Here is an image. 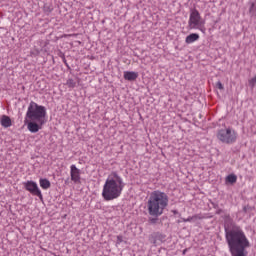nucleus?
Here are the masks:
<instances>
[{
    "mask_svg": "<svg viewBox=\"0 0 256 256\" xmlns=\"http://www.w3.org/2000/svg\"><path fill=\"white\" fill-rule=\"evenodd\" d=\"M167 207H169V195L167 193L160 190L150 193L147 201V211L148 215H150L148 222L150 225L159 223V217L163 215Z\"/></svg>",
    "mask_w": 256,
    "mask_h": 256,
    "instance_id": "obj_1",
    "label": "nucleus"
},
{
    "mask_svg": "<svg viewBox=\"0 0 256 256\" xmlns=\"http://www.w3.org/2000/svg\"><path fill=\"white\" fill-rule=\"evenodd\" d=\"M226 240L232 256H247L245 249L250 244L241 227L233 225L232 230L226 231Z\"/></svg>",
    "mask_w": 256,
    "mask_h": 256,
    "instance_id": "obj_2",
    "label": "nucleus"
},
{
    "mask_svg": "<svg viewBox=\"0 0 256 256\" xmlns=\"http://www.w3.org/2000/svg\"><path fill=\"white\" fill-rule=\"evenodd\" d=\"M123 189H125V182H123V178L119 173L114 171L108 175V178L104 183L102 197L104 201L119 199L123 193Z\"/></svg>",
    "mask_w": 256,
    "mask_h": 256,
    "instance_id": "obj_3",
    "label": "nucleus"
},
{
    "mask_svg": "<svg viewBox=\"0 0 256 256\" xmlns=\"http://www.w3.org/2000/svg\"><path fill=\"white\" fill-rule=\"evenodd\" d=\"M45 117H47V108L31 101L25 116L26 123L27 119L29 121H45Z\"/></svg>",
    "mask_w": 256,
    "mask_h": 256,
    "instance_id": "obj_4",
    "label": "nucleus"
},
{
    "mask_svg": "<svg viewBox=\"0 0 256 256\" xmlns=\"http://www.w3.org/2000/svg\"><path fill=\"white\" fill-rule=\"evenodd\" d=\"M188 25L190 29H199L202 31V33H205V28L203 27V22L201 21V14L197 9L191 10Z\"/></svg>",
    "mask_w": 256,
    "mask_h": 256,
    "instance_id": "obj_5",
    "label": "nucleus"
},
{
    "mask_svg": "<svg viewBox=\"0 0 256 256\" xmlns=\"http://www.w3.org/2000/svg\"><path fill=\"white\" fill-rule=\"evenodd\" d=\"M22 185L25 191H28V193L34 195V197H38L40 201H43V194L41 193V189L39 188V185H37V182L28 180L23 182Z\"/></svg>",
    "mask_w": 256,
    "mask_h": 256,
    "instance_id": "obj_6",
    "label": "nucleus"
},
{
    "mask_svg": "<svg viewBox=\"0 0 256 256\" xmlns=\"http://www.w3.org/2000/svg\"><path fill=\"white\" fill-rule=\"evenodd\" d=\"M24 123L27 125V129L30 133H39V131L43 129V125H45V120L36 121L25 118Z\"/></svg>",
    "mask_w": 256,
    "mask_h": 256,
    "instance_id": "obj_7",
    "label": "nucleus"
},
{
    "mask_svg": "<svg viewBox=\"0 0 256 256\" xmlns=\"http://www.w3.org/2000/svg\"><path fill=\"white\" fill-rule=\"evenodd\" d=\"M166 239L167 235L161 232H153L151 235H149L148 241L152 245H157V241H160V243H165Z\"/></svg>",
    "mask_w": 256,
    "mask_h": 256,
    "instance_id": "obj_8",
    "label": "nucleus"
},
{
    "mask_svg": "<svg viewBox=\"0 0 256 256\" xmlns=\"http://www.w3.org/2000/svg\"><path fill=\"white\" fill-rule=\"evenodd\" d=\"M70 177L74 183H81V170L75 164L70 166Z\"/></svg>",
    "mask_w": 256,
    "mask_h": 256,
    "instance_id": "obj_9",
    "label": "nucleus"
},
{
    "mask_svg": "<svg viewBox=\"0 0 256 256\" xmlns=\"http://www.w3.org/2000/svg\"><path fill=\"white\" fill-rule=\"evenodd\" d=\"M225 141L226 143H235L237 141V132L231 128L226 129Z\"/></svg>",
    "mask_w": 256,
    "mask_h": 256,
    "instance_id": "obj_10",
    "label": "nucleus"
},
{
    "mask_svg": "<svg viewBox=\"0 0 256 256\" xmlns=\"http://www.w3.org/2000/svg\"><path fill=\"white\" fill-rule=\"evenodd\" d=\"M138 77H139L138 72H133V71H125L124 72L125 81H137Z\"/></svg>",
    "mask_w": 256,
    "mask_h": 256,
    "instance_id": "obj_11",
    "label": "nucleus"
},
{
    "mask_svg": "<svg viewBox=\"0 0 256 256\" xmlns=\"http://www.w3.org/2000/svg\"><path fill=\"white\" fill-rule=\"evenodd\" d=\"M0 123H1L2 127H5V129H7L8 127H11V125H12L11 117H9L7 115H3L0 119Z\"/></svg>",
    "mask_w": 256,
    "mask_h": 256,
    "instance_id": "obj_12",
    "label": "nucleus"
},
{
    "mask_svg": "<svg viewBox=\"0 0 256 256\" xmlns=\"http://www.w3.org/2000/svg\"><path fill=\"white\" fill-rule=\"evenodd\" d=\"M195 41H199V34L197 33L189 34L185 39L187 45H191V43H195Z\"/></svg>",
    "mask_w": 256,
    "mask_h": 256,
    "instance_id": "obj_13",
    "label": "nucleus"
},
{
    "mask_svg": "<svg viewBox=\"0 0 256 256\" xmlns=\"http://www.w3.org/2000/svg\"><path fill=\"white\" fill-rule=\"evenodd\" d=\"M40 187L47 190L51 188V182L47 178H40L39 179Z\"/></svg>",
    "mask_w": 256,
    "mask_h": 256,
    "instance_id": "obj_14",
    "label": "nucleus"
},
{
    "mask_svg": "<svg viewBox=\"0 0 256 256\" xmlns=\"http://www.w3.org/2000/svg\"><path fill=\"white\" fill-rule=\"evenodd\" d=\"M226 183H229L230 185H235V183H237V175L229 174L226 177Z\"/></svg>",
    "mask_w": 256,
    "mask_h": 256,
    "instance_id": "obj_15",
    "label": "nucleus"
},
{
    "mask_svg": "<svg viewBox=\"0 0 256 256\" xmlns=\"http://www.w3.org/2000/svg\"><path fill=\"white\" fill-rule=\"evenodd\" d=\"M66 85L69 87V89H75V87H77V82L73 78H69L66 81Z\"/></svg>",
    "mask_w": 256,
    "mask_h": 256,
    "instance_id": "obj_16",
    "label": "nucleus"
},
{
    "mask_svg": "<svg viewBox=\"0 0 256 256\" xmlns=\"http://www.w3.org/2000/svg\"><path fill=\"white\" fill-rule=\"evenodd\" d=\"M43 11H44V13L49 15V13L53 12V5H51V4H44Z\"/></svg>",
    "mask_w": 256,
    "mask_h": 256,
    "instance_id": "obj_17",
    "label": "nucleus"
},
{
    "mask_svg": "<svg viewBox=\"0 0 256 256\" xmlns=\"http://www.w3.org/2000/svg\"><path fill=\"white\" fill-rule=\"evenodd\" d=\"M217 138L219 139V141H222V143H225V130L220 129L218 131Z\"/></svg>",
    "mask_w": 256,
    "mask_h": 256,
    "instance_id": "obj_18",
    "label": "nucleus"
},
{
    "mask_svg": "<svg viewBox=\"0 0 256 256\" xmlns=\"http://www.w3.org/2000/svg\"><path fill=\"white\" fill-rule=\"evenodd\" d=\"M201 219H206V217L203 214H196L192 216L193 223H195V221H201Z\"/></svg>",
    "mask_w": 256,
    "mask_h": 256,
    "instance_id": "obj_19",
    "label": "nucleus"
},
{
    "mask_svg": "<svg viewBox=\"0 0 256 256\" xmlns=\"http://www.w3.org/2000/svg\"><path fill=\"white\" fill-rule=\"evenodd\" d=\"M215 87H216V89H219L220 91H223V89H224L223 83H221V81L216 82Z\"/></svg>",
    "mask_w": 256,
    "mask_h": 256,
    "instance_id": "obj_20",
    "label": "nucleus"
},
{
    "mask_svg": "<svg viewBox=\"0 0 256 256\" xmlns=\"http://www.w3.org/2000/svg\"><path fill=\"white\" fill-rule=\"evenodd\" d=\"M256 84V76L249 80L250 87H255Z\"/></svg>",
    "mask_w": 256,
    "mask_h": 256,
    "instance_id": "obj_21",
    "label": "nucleus"
},
{
    "mask_svg": "<svg viewBox=\"0 0 256 256\" xmlns=\"http://www.w3.org/2000/svg\"><path fill=\"white\" fill-rule=\"evenodd\" d=\"M62 61H63L64 65L67 66L68 69H71V67H69V63H67V59L65 58V54L62 55Z\"/></svg>",
    "mask_w": 256,
    "mask_h": 256,
    "instance_id": "obj_22",
    "label": "nucleus"
},
{
    "mask_svg": "<svg viewBox=\"0 0 256 256\" xmlns=\"http://www.w3.org/2000/svg\"><path fill=\"white\" fill-rule=\"evenodd\" d=\"M118 245L119 244H121V243H123V236H121V235H118L117 236V242H116Z\"/></svg>",
    "mask_w": 256,
    "mask_h": 256,
    "instance_id": "obj_23",
    "label": "nucleus"
},
{
    "mask_svg": "<svg viewBox=\"0 0 256 256\" xmlns=\"http://www.w3.org/2000/svg\"><path fill=\"white\" fill-rule=\"evenodd\" d=\"M223 125H225V120L219 119V120H218V126H219V127H221V126L223 127Z\"/></svg>",
    "mask_w": 256,
    "mask_h": 256,
    "instance_id": "obj_24",
    "label": "nucleus"
},
{
    "mask_svg": "<svg viewBox=\"0 0 256 256\" xmlns=\"http://www.w3.org/2000/svg\"><path fill=\"white\" fill-rule=\"evenodd\" d=\"M187 223H193V217L192 216H189L187 218Z\"/></svg>",
    "mask_w": 256,
    "mask_h": 256,
    "instance_id": "obj_25",
    "label": "nucleus"
},
{
    "mask_svg": "<svg viewBox=\"0 0 256 256\" xmlns=\"http://www.w3.org/2000/svg\"><path fill=\"white\" fill-rule=\"evenodd\" d=\"M171 213H173V215H179V211L177 210H172Z\"/></svg>",
    "mask_w": 256,
    "mask_h": 256,
    "instance_id": "obj_26",
    "label": "nucleus"
},
{
    "mask_svg": "<svg viewBox=\"0 0 256 256\" xmlns=\"http://www.w3.org/2000/svg\"><path fill=\"white\" fill-rule=\"evenodd\" d=\"M187 251H189V248H186L182 251V255H186L187 254Z\"/></svg>",
    "mask_w": 256,
    "mask_h": 256,
    "instance_id": "obj_27",
    "label": "nucleus"
},
{
    "mask_svg": "<svg viewBox=\"0 0 256 256\" xmlns=\"http://www.w3.org/2000/svg\"><path fill=\"white\" fill-rule=\"evenodd\" d=\"M183 223H187V218H182Z\"/></svg>",
    "mask_w": 256,
    "mask_h": 256,
    "instance_id": "obj_28",
    "label": "nucleus"
},
{
    "mask_svg": "<svg viewBox=\"0 0 256 256\" xmlns=\"http://www.w3.org/2000/svg\"><path fill=\"white\" fill-rule=\"evenodd\" d=\"M244 211H245V213H247V207H244Z\"/></svg>",
    "mask_w": 256,
    "mask_h": 256,
    "instance_id": "obj_29",
    "label": "nucleus"
},
{
    "mask_svg": "<svg viewBox=\"0 0 256 256\" xmlns=\"http://www.w3.org/2000/svg\"><path fill=\"white\" fill-rule=\"evenodd\" d=\"M227 221H229V218H228V217H226V223H227Z\"/></svg>",
    "mask_w": 256,
    "mask_h": 256,
    "instance_id": "obj_30",
    "label": "nucleus"
}]
</instances>
